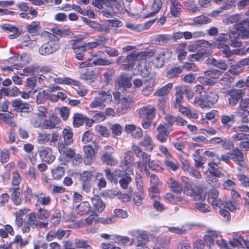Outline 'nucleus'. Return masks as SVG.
Segmentation results:
<instances>
[{
	"label": "nucleus",
	"instance_id": "obj_1",
	"mask_svg": "<svg viewBox=\"0 0 249 249\" xmlns=\"http://www.w3.org/2000/svg\"><path fill=\"white\" fill-rule=\"evenodd\" d=\"M156 52L155 49L131 53L125 57L120 56L116 63L124 70H132L138 62V68L141 74L145 76L150 73L151 66L149 59L153 57Z\"/></svg>",
	"mask_w": 249,
	"mask_h": 249
},
{
	"label": "nucleus",
	"instance_id": "obj_2",
	"mask_svg": "<svg viewBox=\"0 0 249 249\" xmlns=\"http://www.w3.org/2000/svg\"><path fill=\"white\" fill-rule=\"evenodd\" d=\"M205 188L200 184H195L193 182L187 181L184 184L183 192L196 200L204 199L206 197Z\"/></svg>",
	"mask_w": 249,
	"mask_h": 249
},
{
	"label": "nucleus",
	"instance_id": "obj_3",
	"mask_svg": "<svg viewBox=\"0 0 249 249\" xmlns=\"http://www.w3.org/2000/svg\"><path fill=\"white\" fill-rule=\"evenodd\" d=\"M48 222L40 221L34 212H31L27 215V221L25 222L22 228L23 233H29L31 228L33 229H46L48 228Z\"/></svg>",
	"mask_w": 249,
	"mask_h": 249
},
{
	"label": "nucleus",
	"instance_id": "obj_4",
	"mask_svg": "<svg viewBox=\"0 0 249 249\" xmlns=\"http://www.w3.org/2000/svg\"><path fill=\"white\" fill-rule=\"evenodd\" d=\"M60 46L58 37L53 34H51L47 42L44 43L39 47V53L42 55H49L55 53Z\"/></svg>",
	"mask_w": 249,
	"mask_h": 249
},
{
	"label": "nucleus",
	"instance_id": "obj_5",
	"mask_svg": "<svg viewBox=\"0 0 249 249\" xmlns=\"http://www.w3.org/2000/svg\"><path fill=\"white\" fill-rule=\"evenodd\" d=\"M132 150L136 156L140 158L142 160L137 162V166L141 171L146 170L147 167L150 166L151 160L150 155L143 152L142 149L137 145L132 146Z\"/></svg>",
	"mask_w": 249,
	"mask_h": 249
},
{
	"label": "nucleus",
	"instance_id": "obj_6",
	"mask_svg": "<svg viewBox=\"0 0 249 249\" xmlns=\"http://www.w3.org/2000/svg\"><path fill=\"white\" fill-rule=\"evenodd\" d=\"M231 154V160L237 165V170L240 172L243 171L246 168V157L242 150L235 147L232 149Z\"/></svg>",
	"mask_w": 249,
	"mask_h": 249
},
{
	"label": "nucleus",
	"instance_id": "obj_7",
	"mask_svg": "<svg viewBox=\"0 0 249 249\" xmlns=\"http://www.w3.org/2000/svg\"><path fill=\"white\" fill-rule=\"evenodd\" d=\"M94 177V171H84L80 174V181L83 190L86 192L89 191L93 178Z\"/></svg>",
	"mask_w": 249,
	"mask_h": 249
},
{
	"label": "nucleus",
	"instance_id": "obj_8",
	"mask_svg": "<svg viewBox=\"0 0 249 249\" xmlns=\"http://www.w3.org/2000/svg\"><path fill=\"white\" fill-rule=\"evenodd\" d=\"M129 234L137 239L136 246L144 248L146 242L149 240V236L146 231L139 230H133L129 231Z\"/></svg>",
	"mask_w": 249,
	"mask_h": 249
},
{
	"label": "nucleus",
	"instance_id": "obj_9",
	"mask_svg": "<svg viewBox=\"0 0 249 249\" xmlns=\"http://www.w3.org/2000/svg\"><path fill=\"white\" fill-rule=\"evenodd\" d=\"M164 119L167 122L166 127L170 131L174 130L172 126L174 124L183 126L187 124V121L179 116H174L171 114H167L164 117Z\"/></svg>",
	"mask_w": 249,
	"mask_h": 249
},
{
	"label": "nucleus",
	"instance_id": "obj_10",
	"mask_svg": "<svg viewBox=\"0 0 249 249\" xmlns=\"http://www.w3.org/2000/svg\"><path fill=\"white\" fill-rule=\"evenodd\" d=\"M227 94L229 96L228 102L230 107L236 106L243 98L244 94L243 90L239 89L229 90L227 91Z\"/></svg>",
	"mask_w": 249,
	"mask_h": 249
},
{
	"label": "nucleus",
	"instance_id": "obj_11",
	"mask_svg": "<svg viewBox=\"0 0 249 249\" xmlns=\"http://www.w3.org/2000/svg\"><path fill=\"white\" fill-rule=\"evenodd\" d=\"M132 77L127 73H121L117 78L115 81V86L118 89H123L126 90L132 86L131 82Z\"/></svg>",
	"mask_w": 249,
	"mask_h": 249
},
{
	"label": "nucleus",
	"instance_id": "obj_12",
	"mask_svg": "<svg viewBox=\"0 0 249 249\" xmlns=\"http://www.w3.org/2000/svg\"><path fill=\"white\" fill-rule=\"evenodd\" d=\"M138 113L141 118L147 121H152L155 116L156 108L149 105L140 108L138 110Z\"/></svg>",
	"mask_w": 249,
	"mask_h": 249
},
{
	"label": "nucleus",
	"instance_id": "obj_13",
	"mask_svg": "<svg viewBox=\"0 0 249 249\" xmlns=\"http://www.w3.org/2000/svg\"><path fill=\"white\" fill-rule=\"evenodd\" d=\"M10 103L13 110L16 112L29 113L31 111L30 104L23 102L19 98L12 100Z\"/></svg>",
	"mask_w": 249,
	"mask_h": 249
},
{
	"label": "nucleus",
	"instance_id": "obj_14",
	"mask_svg": "<svg viewBox=\"0 0 249 249\" xmlns=\"http://www.w3.org/2000/svg\"><path fill=\"white\" fill-rule=\"evenodd\" d=\"M61 120L55 113H52L42 121V129H53L60 124Z\"/></svg>",
	"mask_w": 249,
	"mask_h": 249
},
{
	"label": "nucleus",
	"instance_id": "obj_15",
	"mask_svg": "<svg viewBox=\"0 0 249 249\" xmlns=\"http://www.w3.org/2000/svg\"><path fill=\"white\" fill-rule=\"evenodd\" d=\"M38 153L41 160L47 164H51L55 159V157L53 154V150L51 147H40Z\"/></svg>",
	"mask_w": 249,
	"mask_h": 249
},
{
	"label": "nucleus",
	"instance_id": "obj_16",
	"mask_svg": "<svg viewBox=\"0 0 249 249\" xmlns=\"http://www.w3.org/2000/svg\"><path fill=\"white\" fill-rule=\"evenodd\" d=\"M70 145H65L62 143H58L57 148L61 156L64 158L65 161H70L75 156L74 149L69 147Z\"/></svg>",
	"mask_w": 249,
	"mask_h": 249
},
{
	"label": "nucleus",
	"instance_id": "obj_17",
	"mask_svg": "<svg viewBox=\"0 0 249 249\" xmlns=\"http://www.w3.org/2000/svg\"><path fill=\"white\" fill-rule=\"evenodd\" d=\"M167 2L172 17L175 18L180 17L183 8L181 2L178 0H168Z\"/></svg>",
	"mask_w": 249,
	"mask_h": 249
},
{
	"label": "nucleus",
	"instance_id": "obj_18",
	"mask_svg": "<svg viewBox=\"0 0 249 249\" xmlns=\"http://www.w3.org/2000/svg\"><path fill=\"white\" fill-rule=\"evenodd\" d=\"M51 201L52 198L49 195L43 192H38L35 206L36 208L41 207L45 208V207L51 205Z\"/></svg>",
	"mask_w": 249,
	"mask_h": 249
},
{
	"label": "nucleus",
	"instance_id": "obj_19",
	"mask_svg": "<svg viewBox=\"0 0 249 249\" xmlns=\"http://www.w3.org/2000/svg\"><path fill=\"white\" fill-rule=\"evenodd\" d=\"M81 19L85 23L93 29L95 31L98 32H105L106 33H108L110 32V29L106 26H105L103 24H100L99 23L84 17H81Z\"/></svg>",
	"mask_w": 249,
	"mask_h": 249
},
{
	"label": "nucleus",
	"instance_id": "obj_20",
	"mask_svg": "<svg viewBox=\"0 0 249 249\" xmlns=\"http://www.w3.org/2000/svg\"><path fill=\"white\" fill-rule=\"evenodd\" d=\"M157 134L156 139L160 143L166 142L169 136V131L166 126L163 124H160L157 127Z\"/></svg>",
	"mask_w": 249,
	"mask_h": 249
},
{
	"label": "nucleus",
	"instance_id": "obj_21",
	"mask_svg": "<svg viewBox=\"0 0 249 249\" xmlns=\"http://www.w3.org/2000/svg\"><path fill=\"white\" fill-rule=\"evenodd\" d=\"M84 152V162L86 165H90L94 160V150L92 146L88 144L83 147Z\"/></svg>",
	"mask_w": 249,
	"mask_h": 249
},
{
	"label": "nucleus",
	"instance_id": "obj_22",
	"mask_svg": "<svg viewBox=\"0 0 249 249\" xmlns=\"http://www.w3.org/2000/svg\"><path fill=\"white\" fill-rule=\"evenodd\" d=\"M125 132L131 135L133 138L140 139L143 136V130L140 127H137L134 124H127L125 126Z\"/></svg>",
	"mask_w": 249,
	"mask_h": 249
},
{
	"label": "nucleus",
	"instance_id": "obj_23",
	"mask_svg": "<svg viewBox=\"0 0 249 249\" xmlns=\"http://www.w3.org/2000/svg\"><path fill=\"white\" fill-rule=\"evenodd\" d=\"M236 29L241 34L243 38H249V19L248 18L235 24Z\"/></svg>",
	"mask_w": 249,
	"mask_h": 249
},
{
	"label": "nucleus",
	"instance_id": "obj_24",
	"mask_svg": "<svg viewBox=\"0 0 249 249\" xmlns=\"http://www.w3.org/2000/svg\"><path fill=\"white\" fill-rule=\"evenodd\" d=\"M62 137L63 141L59 142L58 143H62L65 145H71L74 142L72 129L70 127H67L62 130Z\"/></svg>",
	"mask_w": 249,
	"mask_h": 249
},
{
	"label": "nucleus",
	"instance_id": "obj_25",
	"mask_svg": "<svg viewBox=\"0 0 249 249\" xmlns=\"http://www.w3.org/2000/svg\"><path fill=\"white\" fill-rule=\"evenodd\" d=\"M101 160L103 164L111 166L117 165L118 160L112 155V152L104 151L101 156Z\"/></svg>",
	"mask_w": 249,
	"mask_h": 249
},
{
	"label": "nucleus",
	"instance_id": "obj_26",
	"mask_svg": "<svg viewBox=\"0 0 249 249\" xmlns=\"http://www.w3.org/2000/svg\"><path fill=\"white\" fill-rule=\"evenodd\" d=\"M91 202L94 211L93 213H101L106 208L105 204L99 196H94L92 197Z\"/></svg>",
	"mask_w": 249,
	"mask_h": 249
},
{
	"label": "nucleus",
	"instance_id": "obj_27",
	"mask_svg": "<svg viewBox=\"0 0 249 249\" xmlns=\"http://www.w3.org/2000/svg\"><path fill=\"white\" fill-rule=\"evenodd\" d=\"M115 173L119 177L122 178L119 180L120 186L124 189H127L128 184L132 181V178L129 176L128 173L124 172L121 170H116Z\"/></svg>",
	"mask_w": 249,
	"mask_h": 249
},
{
	"label": "nucleus",
	"instance_id": "obj_28",
	"mask_svg": "<svg viewBox=\"0 0 249 249\" xmlns=\"http://www.w3.org/2000/svg\"><path fill=\"white\" fill-rule=\"evenodd\" d=\"M99 72L96 69H87L85 71L81 74L80 78L85 81L93 82L97 79Z\"/></svg>",
	"mask_w": 249,
	"mask_h": 249
},
{
	"label": "nucleus",
	"instance_id": "obj_29",
	"mask_svg": "<svg viewBox=\"0 0 249 249\" xmlns=\"http://www.w3.org/2000/svg\"><path fill=\"white\" fill-rule=\"evenodd\" d=\"M9 192H11V200L15 206H20L22 204V199L20 197V192L19 187H11L8 189Z\"/></svg>",
	"mask_w": 249,
	"mask_h": 249
},
{
	"label": "nucleus",
	"instance_id": "obj_30",
	"mask_svg": "<svg viewBox=\"0 0 249 249\" xmlns=\"http://www.w3.org/2000/svg\"><path fill=\"white\" fill-rule=\"evenodd\" d=\"M164 0H153L152 4L151 7V11L144 15L145 18H148L154 16L158 14L162 8Z\"/></svg>",
	"mask_w": 249,
	"mask_h": 249
},
{
	"label": "nucleus",
	"instance_id": "obj_31",
	"mask_svg": "<svg viewBox=\"0 0 249 249\" xmlns=\"http://www.w3.org/2000/svg\"><path fill=\"white\" fill-rule=\"evenodd\" d=\"M144 87L142 89V94L148 96L151 94L154 90V87L155 86V81L151 79H146L144 81Z\"/></svg>",
	"mask_w": 249,
	"mask_h": 249
},
{
	"label": "nucleus",
	"instance_id": "obj_32",
	"mask_svg": "<svg viewBox=\"0 0 249 249\" xmlns=\"http://www.w3.org/2000/svg\"><path fill=\"white\" fill-rule=\"evenodd\" d=\"M220 120L223 127L229 129L231 127L232 124L235 122V116L234 114H231L230 115H222Z\"/></svg>",
	"mask_w": 249,
	"mask_h": 249
},
{
	"label": "nucleus",
	"instance_id": "obj_33",
	"mask_svg": "<svg viewBox=\"0 0 249 249\" xmlns=\"http://www.w3.org/2000/svg\"><path fill=\"white\" fill-rule=\"evenodd\" d=\"M23 195L25 203L30 204L32 202V199L33 198L36 199L38 196V192L34 193L33 189L29 186H27L23 191Z\"/></svg>",
	"mask_w": 249,
	"mask_h": 249
},
{
	"label": "nucleus",
	"instance_id": "obj_34",
	"mask_svg": "<svg viewBox=\"0 0 249 249\" xmlns=\"http://www.w3.org/2000/svg\"><path fill=\"white\" fill-rule=\"evenodd\" d=\"M173 83H169L162 87L156 90L153 95L155 96L164 97L167 96L173 88Z\"/></svg>",
	"mask_w": 249,
	"mask_h": 249
},
{
	"label": "nucleus",
	"instance_id": "obj_35",
	"mask_svg": "<svg viewBox=\"0 0 249 249\" xmlns=\"http://www.w3.org/2000/svg\"><path fill=\"white\" fill-rule=\"evenodd\" d=\"M169 187L171 191L177 194H180L183 191L182 186L179 182L172 178L169 179Z\"/></svg>",
	"mask_w": 249,
	"mask_h": 249
},
{
	"label": "nucleus",
	"instance_id": "obj_36",
	"mask_svg": "<svg viewBox=\"0 0 249 249\" xmlns=\"http://www.w3.org/2000/svg\"><path fill=\"white\" fill-rule=\"evenodd\" d=\"M3 29L13 34L9 35L8 37L10 39H15L21 34V32L16 27L11 24H7L3 26Z\"/></svg>",
	"mask_w": 249,
	"mask_h": 249
},
{
	"label": "nucleus",
	"instance_id": "obj_37",
	"mask_svg": "<svg viewBox=\"0 0 249 249\" xmlns=\"http://www.w3.org/2000/svg\"><path fill=\"white\" fill-rule=\"evenodd\" d=\"M77 213L80 215H85L91 212V208L88 201L81 202L77 207Z\"/></svg>",
	"mask_w": 249,
	"mask_h": 249
},
{
	"label": "nucleus",
	"instance_id": "obj_38",
	"mask_svg": "<svg viewBox=\"0 0 249 249\" xmlns=\"http://www.w3.org/2000/svg\"><path fill=\"white\" fill-rule=\"evenodd\" d=\"M36 215L38 219L40 221L47 220L50 216V211L44 207L36 208Z\"/></svg>",
	"mask_w": 249,
	"mask_h": 249
},
{
	"label": "nucleus",
	"instance_id": "obj_39",
	"mask_svg": "<svg viewBox=\"0 0 249 249\" xmlns=\"http://www.w3.org/2000/svg\"><path fill=\"white\" fill-rule=\"evenodd\" d=\"M186 44L181 43L178 44L176 50V53L178 54V60L182 62L186 57L187 52L186 51Z\"/></svg>",
	"mask_w": 249,
	"mask_h": 249
},
{
	"label": "nucleus",
	"instance_id": "obj_40",
	"mask_svg": "<svg viewBox=\"0 0 249 249\" xmlns=\"http://www.w3.org/2000/svg\"><path fill=\"white\" fill-rule=\"evenodd\" d=\"M54 81L58 84H65V85H72L75 86H79L80 85V82L76 80H73L69 77H57L54 78Z\"/></svg>",
	"mask_w": 249,
	"mask_h": 249
},
{
	"label": "nucleus",
	"instance_id": "obj_41",
	"mask_svg": "<svg viewBox=\"0 0 249 249\" xmlns=\"http://www.w3.org/2000/svg\"><path fill=\"white\" fill-rule=\"evenodd\" d=\"M141 146L145 147L146 150L152 151L154 148V144L151 136L145 135L142 141L139 142Z\"/></svg>",
	"mask_w": 249,
	"mask_h": 249
},
{
	"label": "nucleus",
	"instance_id": "obj_42",
	"mask_svg": "<svg viewBox=\"0 0 249 249\" xmlns=\"http://www.w3.org/2000/svg\"><path fill=\"white\" fill-rule=\"evenodd\" d=\"M176 89V99L174 103V106L176 107L181 105L183 99V86H178Z\"/></svg>",
	"mask_w": 249,
	"mask_h": 249
},
{
	"label": "nucleus",
	"instance_id": "obj_43",
	"mask_svg": "<svg viewBox=\"0 0 249 249\" xmlns=\"http://www.w3.org/2000/svg\"><path fill=\"white\" fill-rule=\"evenodd\" d=\"M219 236L218 231L209 229L207 230V234L204 236V240L207 243H209L211 244H213L214 240L217 238Z\"/></svg>",
	"mask_w": 249,
	"mask_h": 249
},
{
	"label": "nucleus",
	"instance_id": "obj_44",
	"mask_svg": "<svg viewBox=\"0 0 249 249\" xmlns=\"http://www.w3.org/2000/svg\"><path fill=\"white\" fill-rule=\"evenodd\" d=\"M164 163L167 169L169 171H176L179 167V164L176 160H173L172 158L165 159Z\"/></svg>",
	"mask_w": 249,
	"mask_h": 249
},
{
	"label": "nucleus",
	"instance_id": "obj_45",
	"mask_svg": "<svg viewBox=\"0 0 249 249\" xmlns=\"http://www.w3.org/2000/svg\"><path fill=\"white\" fill-rule=\"evenodd\" d=\"M26 29L30 34H36L40 30V22L33 21L26 25Z\"/></svg>",
	"mask_w": 249,
	"mask_h": 249
},
{
	"label": "nucleus",
	"instance_id": "obj_46",
	"mask_svg": "<svg viewBox=\"0 0 249 249\" xmlns=\"http://www.w3.org/2000/svg\"><path fill=\"white\" fill-rule=\"evenodd\" d=\"M170 239L164 237L157 241L156 245L153 249H168L169 247Z\"/></svg>",
	"mask_w": 249,
	"mask_h": 249
},
{
	"label": "nucleus",
	"instance_id": "obj_47",
	"mask_svg": "<svg viewBox=\"0 0 249 249\" xmlns=\"http://www.w3.org/2000/svg\"><path fill=\"white\" fill-rule=\"evenodd\" d=\"M53 33V34L57 35L61 37H64L67 36H71L73 35L72 32L70 28H65L60 29L58 28H53L51 30Z\"/></svg>",
	"mask_w": 249,
	"mask_h": 249
},
{
	"label": "nucleus",
	"instance_id": "obj_48",
	"mask_svg": "<svg viewBox=\"0 0 249 249\" xmlns=\"http://www.w3.org/2000/svg\"><path fill=\"white\" fill-rule=\"evenodd\" d=\"M85 116L81 113H75L72 117V125L75 128L79 127L84 123Z\"/></svg>",
	"mask_w": 249,
	"mask_h": 249
},
{
	"label": "nucleus",
	"instance_id": "obj_49",
	"mask_svg": "<svg viewBox=\"0 0 249 249\" xmlns=\"http://www.w3.org/2000/svg\"><path fill=\"white\" fill-rule=\"evenodd\" d=\"M193 157L195 167L203 169L206 161V159L198 153L193 154Z\"/></svg>",
	"mask_w": 249,
	"mask_h": 249
},
{
	"label": "nucleus",
	"instance_id": "obj_50",
	"mask_svg": "<svg viewBox=\"0 0 249 249\" xmlns=\"http://www.w3.org/2000/svg\"><path fill=\"white\" fill-rule=\"evenodd\" d=\"M219 96L217 93L214 91H210L207 93L205 97L207 105H213L215 104L218 100Z\"/></svg>",
	"mask_w": 249,
	"mask_h": 249
},
{
	"label": "nucleus",
	"instance_id": "obj_51",
	"mask_svg": "<svg viewBox=\"0 0 249 249\" xmlns=\"http://www.w3.org/2000/svg\"><path fill=\"white\" fill-rule=\"evenodd\" d=\"M14 114L10 112L4 113L2 117L3 122L10 126L14 128L17 126L16 123L13 120Z\"/></svg>",
	"mask_w": 249,
	"mask_h": 249
},
{
	"label": "nucleus",
	"instance_id": "obj_52",
	"mask_svg": "<svg viewBox=\"0 0 249 249\" xmlns=\"http://www.w3.org/2000/svg\"><path fill=\"white\" fill-rule=\"evenodd\" d=\"M74 245L76 249H92V247L89 244L88 241L84 239H75Z\"/></svg>",
	"mask_w": 249,
	"mask_h": 249
},
{
	"label": "nucleus",
	"instance_id": "obj_53",
	"mask_svg": "<svg viewBox=\"0 0 249 249\" xmlns=\"http://www.w3.org/2000/svg\"><path fill=\"white\" fill-rule=\"evenodd\" d=\"M182 71L183 69L180 66L173 67L167 71L166 76L169 79H173L178 77Z\"/></svg>",
	"mask_w": 249,
	"mask_h": 249
},
{
	"label": "nucleus",
	"instance_id": "obj_54",
	"mask_svg": "<svg viewBox=\"0 0 249 249\" xmlns=\"http://www.w3.org/2000/svg\"><path fill=\"white\" fill-rule=\"evenodd\" d=\"M10 243H11L12 245L13 244H17L21 248L27 245L29 243V241L28 239H23L21 235L17 234Z\"/></svg>",
	"mask_w": 249,
	"mask_h": 249
},
{
	"label": "nucleus",
	"instance_id": "obj_55",
	"mask_svg": "<svg viewBox=\"0 0 249 249\" xmlns=\"http://www.w3.org/2000/svg\"><path fill=\"white\" fill-rule=\"evenodd\" d=\"M208 166H209V175L217 176L218 177H223L224 174L218 170L217 167L218 165L215 163H209Z\"/></svg>",
	"mask_w": 249,
	"mask_h": 249
},
{
	"label": "nucleus",
	"instance_id": "obj_56",
	"mask_svg": "<svg viewBox=\"0 0 249 249\" xmlns=\"http://www.w3.org/2000/svg\"><path fill=\"white\" fill-rule=\"evenodd\" d=\"M65 174V169L61 166H57L52 170V174L54 179L58 180L62 178Z\"/></svg>",
	"mask_w": 249,
	"mask_h": 249
},
{
	"label": "nucleus",
	"instance_id": "obj_57",
	"mask_svg": "<svg viewBox=\"0 0 249 249\" xmlns=\"http://www.w3.org/2000/svg\"><path fill=\"white\" fill-rule=\"evenodd\" d=\"M89 114L92 116L94 121L96 123L101 122L106 120V117L103 112H99L97 110H90Z\"/></svg>",
	"mask_w": 249,
	"mask_h": 249
},
{
	"label": "nucleus",
	"instance_id": "obj_58",
	"mask_svg": "<svg viewBox=\"0 0 249 249\" xmlns=\"http://www.w3.org/2000/svg\"><path fill=\"white\" fill-rule=\"evenodd\" d=\"M75 54V58L79 61H82L84 59L85 55V53L86 52L81 45L78 47H73V48H71Z\"/></svg>",
	"mask_w": 249,
	"mask_h": 249
},
{
	"label": "nucleus",
	"instance_id": "obj_59",
	"mask_svg": "<svg viewBox=\"0 0 249 249\" xmlns=\"http://www.w3.org/2000/svg\"><path fill=\"white\" fill-rule=\"evenodd\" d=\"M216 46L217 48L225 54L226 57H230L232 54V53L228 45L225 44L223 42H219L217 44Z\"/></svg>",
	"mask_w": 249,
	"mask_h": 249
},
{
	"label": "nucleus",
	"instance_id": "obj_60",
	"mask_svg": "<svg viewBox=\"0 0 249 249\" xmlns=\"http://www.w3.org/2000/svg\"><path fill=\"white\" fill-rule=\"evenodd\" d=\"M218 177L212 175H208L206 180L207 182L212 187L218 188L220 185V181L218 179Z\"/></svg>",
	"mask_w": 249,
	"mask_h": 249
},
{
	"label": "nucleus",
	"instance_id": "obj_61",
	"mask_svg": "<svg viewBox=\"0 0 249 249\" xmlns=\"http://www.w3.org/2000/svg\"><path fill=\"white\" fill-rule=\"evenodd\" d=\"M30 123L34 127L42 128V121L41 118L36 114L31 116L30 118Z\"/></svg>",
	"mask_w": 249,
	"mask_h": 249
},
{
	"label": "nucleus",
	"instance_id": "obj_62",
	"mask_svg": "<svg viewBox=\"0 0 249 249\" xmlns=\"http://www.w3.org/2000/svg\"><path fill=\"white\" fill-rule=\"evenodd\" d=\"M110 130L111 132L112 137L116 138L122 134L123 128L120 124H114L111 125Z\"/></svg>",
	"mask_w": 249,
	"mask_h": 249
},
{
	"label": "nucleus",
	"instance_id": "obj_63",
	"mask_svg": "<svg viewBox=\"0 0 249 249\" xmlns=\"http://www.w3.org/2000/svg\"><path fill=\"white\" fill-rule=\"evenodd\" d=\"M165 200L173 204H177L179 202L182 201L183 197L181 196H176L171 193H168L164 196Z\"/></svg>",
	"mask_w": 249,
	"mask_h": 249
},
{
	"label": "nucleus",
	"instance_id": "obj_64",
	"mask_svg": "<svg viewBox=\"0 0 249 249\" xmlns=\"http://www.w3.org/2000/svg\"><path fill=\"white\" fill-rule=\"evenodd\" d=\"M61 220V213L59 210H55L50 218L51 223L54 227L57 226Z\"/></svg>",
	"mask_w": 249,
	"mask_h": 249
}]
</instances>
